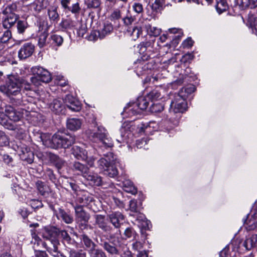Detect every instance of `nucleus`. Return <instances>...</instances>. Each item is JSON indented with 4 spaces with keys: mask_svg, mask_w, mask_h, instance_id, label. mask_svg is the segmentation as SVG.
<instances>
[{
    "mask_svg": "<svg viewBox=\"0 0 257 257\" xmlns=\"http://www.w3.org/2000/svg\"><path fill=\"white\" fill-rule=\"evenodd\" d=\"M5 114L3 112L0 113V118H3L4 116H7L9 119L14 121H19L22 115L20 112L17 111L13 106L6 105L5 109Z\"/></svg>",
    "mask_w": 257,
    "mask_h": 257,
    "instance_id": "14",
    "label": "nucleus"
},
{
    "mask_svg": "<svg viewBox=\"0 0 257 257\" xmlns=\"http://www.w3.org/2000/svg\"><path fill=\"white\" fill-rule=\"evenodd\" d=\"M164 109V106L160 103H153L149 108V110L152 113H157L162 111Z\"/></svg>",
    "mask_w": 257,
    "mask_h": 257,
    "instance_id": "47",
    "label": "nucleus"
},
{
    "mask_svg": "<svg viewBox=\"0 0 257 257\" xmlns=\"http://www.w3.org/2000/svg\"><path fill=\"white\" fill-rule=\"evenodd\" d=\"M51 39L52 41V44L57 46H61L63 42V38L61 36L56 34L52 35L51 36Z\"/></svg>",
    "mask_w": 257,
    "mask_h": 257,
    "instance_id": "51",
    "label": "nucleus"
},
{
    "mask_svg": "<svg viewBox=\"0 0 257 257\" xmlns=\"http://www.w3.org/2000/svg\"><path fill=\"white\" fill-rule=\"evenodd\" d=\"M88 253L90 257H107L105 252L101 249L96 248V247L88 249Z\"/></svg>",
    "mask_w": 257,
    "mask_h": 257,
    "instance_id": "34",
    "label": "nucleus"
},
{
    "mask_svg": "<svg viewBox=\"0 0 257 257\" xmlns=\"http://www.w3.org/2000/svg\"><path fill=\"white\" fill-rule=\"evenodd\" d=\"M105 158H102L97 161L98 166L100 169L105 170L113 161L112 154L111 153L104 155Z\"/></svg>",
    "mask_w": 257,
    "mask_h": 257,
    "instance_id": "20",
    "label": "nucleus"
},
{
    "mask_svg": "<svg viewBox=\"0 0 257 257\" xmlns=\"http://www.w3.org/2000/svg\"><path fill=\"white\" fill-rule=\"evenodd\" d=\"M247 250H250L257 246V234H253L246 238L243 244Z\"/></svg>",
    "mask_w": 257,
    "mask_h": 257,
    "instance_id": "26",
    "label": "nucleus"
},
{
    "mask_svg": "<svg viewBox=\"0 0 257 257\" xmlns=\"http://www.w3.org/2000/svg\"><path fill=\"white\" fill-rule=\"evenodd\" d=\"M147 144V141L146 139H142L138 140L136 141V146L138 148L141 149L144 148Z\"/></svg>",
    "mask_w": 257,
    "mask_h": 257,
    "instance_id": "63",
    "label": "nucleus"
},
{
    "mask_svg": "<svg viewBox=\"0 0 257 257\" xmlns=\"http://www.w3.org/2000/svg\"><path fill=\"white\" fill-rule=\"evenodd\" d=\"M20 156L23 161H26L29 164H32L33 162L34 155L29 148L23 149L21 153L20 154Z\"/></svg>",
    "mask_w": 257,
    "mask_h": 257,
    "instance_id": "23",
    "label": "nucleus"
},
{
    "mask_svg": "<svg viewBox=\"0 0 257 257\" xmlns=\"http://www.w3.org/2000/svg\"><path fill=\"white\" fill-rule=\"evenodd\" d=\"M48 15L51 21L57 23L59 19V15L56 8L52 7L48 10Z\"/></svg>",
    "mask_w": 257,
    "mask_h": 257,
    "instance_id": "35",
    "label": "nucleus"
},
{
    "mask_svg": "<svg viewBox=\"0 0 257 257\" xmlns=\"http://www.w3.org/2000/svg\"><path fill=\"white\" fill-rule=\"evenodd\" d=\"M21 78L17 75H10L6 84V92L8 95H16L21 88Z\"/></svg>",
    "mask_w": 257,
    "mask_h": 257,
    "instance_id": "8",
    "label": "nucleus"
},
{
    "mask_svg": "<svg viewBox=\"0 0 257 257\" xmlns=\"http://www.w3.org/2000/svg\"><path fill=\"white\" fill-rule=\"evenodd\" d=\"M34 50L35 46L32 43H26L19 50L18 57L21 60L27 59L32 56Z\"/></svg>",
    "mask_w": 257,
    "mask_h": 257,
    "instance_id": "13",
    "label": "nucleus"
},
{
    "mask_svg": "<svg viewBox=\"0 0 257 257\" xmlns=\"http://www.w3.org/2000/svg\"><path fill=\"white\" fill-rule=\"evenodd\" d=\"M12 37L11 32L9 30L6 31L3 36L0 38V42L2 44L7 42Z\"/></svg>",
    "mask_w": 257,
    "mask_h": 257,
    "instance_id": "53",
    "label": "nucleus"
},
{
    "mask_svg": "<svg viewBox=\"0 0 257 257\" xmlns=\"http://www.w3.org/2000/svg\"><path fill=\"white\" fill-rule=\"evenodd\" d=\"M123 250L122 253L120 252V255L121 257H133V254L131 251H130L128 249L125 247V245L122 248H121Z\"/></svg>",
    "mask_w": 257,
    "mask_h": 257,
    "instance_id": "64",
    "label": "nucleus"
},
{
    "mask_svg": "<svg viewBox=\"0 0 257 257\" xmlns=\"http://www.w3.org/2000/svg\"><path fill=\"white\" fill-rule=\"evenodd\" d=\"M123 188L125 192L132 194H136L137 193V188L134 185L133 183L128 180L123 182Z\"/></svg>",
    "mask_w": 257,
    "mask_h": 257,
    "instance_id": "30",
    "label": "nucleus"
},
{
    "mask_svg": "<svg viewBox=\"0 0 257 257\" xmlns=\"http://www.w3.org/2000/svg\"><path fill=\"white\" fill-rule=\"evenodd\" d=\"M148 99H149L152 102L153 101H156L162 98L161 93L157 90H153L151 91L147 95Z\"/></svg>",
    "mask_w": 257,
    "mask_h": 257,
    "instance_id": "44",
    "label": "nucleus"
},
{
    "mask_svg": "<svg viewBox=\"0 0 257 257\" xmlns=\"http://www.w3.org/2000/svg\"><path fill=\"white\" fill-rule=\"evenodd\" d=\"M121 17V12L119 9L114 10L110 16V20L112 21L118 20Z\"/></svg>",
    "mask_w": 257,
    "mask_h": 257,
    "instance_id": "55",
    "label": "nucleus"
},
{
    "mask_svg": "<svg viewBox=\"0 0 257 257\" xmlns=\"http://www.w3.org/2000/svg\"><path fill=\"white\" fill-rule=\"evenodd\" d=\"M94 225L100 229L103 232L109 234V238L112 239L113 237V228L107 221L105 216L101 214L94 215Z\"/></svg>",
    "mask_w": 257,
    "mask_h": 257,
    "instance_id": "7",
    "label": "nucleus"
},
{
    "mask_svg": "<svg viewBox=\"0 0 257 257\" xmlns=\"http://www.w3.org/2000/svg\"><path fill=\"white\" fill-rule=\"evenodd\" d=\"M240 7L243 9L257 8V0H240Z\"/></svg>",
    "mask_w": 257,
    "mask_h": 257,
    "instance_id": "33",
    "label": "nucleus"
},
{
    "mask_svg": "<svg viewBox=\"0 0 257 257\" xmlns=\"http://www.w3.org/2000/svg\"><path fill=\"white\" fill-rule=\"evenodd\" d=\"M227 9L228 5L225 0H220L216 5V9L219 14L226 11Z\"/></svg>",
    "mask_w": 257,
    "mask_h": 257,
    "instance_id": "43",
    "label": "nucleus"
},
{
    "mask_svg": "<svg viewBox=\"0 0 257 257\" xmlns=\"http://www.w3.org/2000/svg\"><path fill=\"white\" fill-rule=\"evenodd\" d=\"M72 154L78 159L86 160L87 159V151L78 146H74L72 148Z\"/></svg>",
    "mask_w": 257,
    "mask_h": 257,
    "instance_id": "25",
    "label": "nucleus"
},
{
    "mask_svg": "<svg viewBox=\"0 0 257 257\" xmlns=\"http://www.w3.org/2000/svg\"><path fill=\"white\" fill-rule=\"evenodd\" d=\"M130 210L134 213H138L139 212V207L138 205L137 201L136 200H131L130 201Z\"/></svg>",
    "mask_w": 257,
    "mask_h": 257,
    "instance_id": "54",
    "label": "nucleus"
},
{
    "mask_svg": "<svg viewBox=\"0 0 257 257\" xmlns=\"http://www.w3.org/2000/svg\"><path fill=\"white\" fill-rule=\"evenodd\" d=\"M150 101L147 96L146 97H139L137 103V107L140 110H145L148 108Z\"/></svg>",
    "mask_w": 257,
    "mask_h": 257,
    "instance_id": "38",
    "label": "nucleus"
},
{
    "mask_svg": "<svg viewBox=\"0 0 257 257\" xmlns=\"http://www.w3.org/2000/svg\"><path fill=\"white\" fill-rule=\"evenodd\" d=\"M31 238L30 243L34 250L33 257H47L48 255L47 252L40 250L42 247L47 248L46 243L41 239L34 230H31Z\"/></svg>",
    "mask_w": 257,
    "mask_h": 257,
    "instance_id": "5",
    "label": "nucleus"
},
{
    "mask_svg": "<svg viewBox=\"0 0 257 257\" xmlns=\"http://www.w3.org/2000/svg\"><path fill=\"white\" fill-rule=\"evenodd\" d=\"M133 8L134 11L138 14H141L143 12V5L139 3H134Z\"/></svg>",
    "mask_w": 257,
    "mask_h": 257,
    "instance_id": "60",
    "label": "nucleus"
},
{
    "mask_svg": "<svg viewBox=\"0 0 257 257\" xmlns=\"http://www.w3.org/2000/svg\"><path fill=\"white\" fill-rule=\"evenodd\" d=\"M98 132L93 133L92 137L98 139L105 148H111L113 146V143L110 138L105 133L104 128L98 126Z\"/></svg>",
    "mask_w": 257,
    "mask_h": 257,
    "instance_id": "9",
    "label": "nucleus"
},
{
    "mask_svg": "<svg viewBox=\"0 0 257 257\" xmlns=\"http://www.w3.org/2000/svg\"><path fill=\"white\" fill-rule=\"evenodd\" d=\"M154 40H149L143 42L139 45L140 53H144L147 49L152 48L153 47Z\"/></svg>",
    "mask_w": 257,
    "mask_h": 257,
    "instance_id": "42",
    "label": "nucleus"
},
{
    "mask_svg": "<svg viewBox=\"0 0 257 257\" xmlns=\"http://www.w3.org/2000/svg\"><path fill=\"white\" fill-rule=\"evenodd\" d=\"M81 239L87 250L97 246L96 244L86 234H83L81 235Z\"/></svg>",
    "mask_w": 257,
    "mask_h": 257,
    "instance_id": "27",
    "label": "nucleus"
},
{
    "mask_svg": "<svg viewBox=\"0 0 257 257\" xmlns=\"http://www.w3.org/2000/svg\"><path fill=\"white\" fill-rule=\"evenodd\" d=\"M34 139L38 142H42L43 144L48 147V143L50 142V135L48 134H44L39 131L34 130L33 132Z\"/></svg>",
    "mask_w": 257,
    "mask_h": 257,
    "instance_id": "17",
    "label": "nucleus"
},
{
    "mask_svg": "<svg viewBox=\"0 0 257 257\" xmlns=\"http://www.w3.org/2000/svg\"><path fill=\"white\" fill-rule=\"evenodd\" d=\"M248 23L252 33L257 35V17L253 15L249 16L248 19Z\"/></svg>",
    "mask_w": 257,
    "mask_h": 257,
    "instance_id": "40",
    "label": "nucleus"
},
{
    "mask_svg": "<svg viewBox=\"0 0 257 257\" xmlns=\"http://www.w3.org/2000/svg\"><path fill=\"white\" fill-rule=\"evenodd\" d=\"M64 102L66 106L73 111H79L81 108L80 102L71 95H67L64 99Z\"/></svg>",
    "mask_w": 257,
    "mask_h": 257,
    "instance_id": "15",
    "label": "nucleus"
},
{
    "mask_svg": "<svg viewBox=\"0 0 257 257\" xmlns=\"http://www.w3.org/2000/svg\"><path fill=\"white\" fill-rule=\"evenodd\" d=\"M63 101L60 99H55L49 104V108L55 114L63 113L65 106Z\"/></svg>",
    "mask_w": 257,
    "mask_h": 257,
    "instance_id": "18",
    "label": "nucleus"
},
{
    "mask_svg": "<svg viewBox=\"0 0 257 257\" xmlns=\"http://www.w3.org/2000/svg\"><path fill=\"white\" fill-rule=\"evenodd\" d=\"M46 175L48 177L49 179L52 181L55 182L56 178L55 174H54L53 171L49 168H48L46 170Z\"/></svg>",
    "mask_w": 257,
    "mask_h": 257,
    "instance_id": "61",
    "label": "nucleus"
},
{
    "mask_svg": "<svg viewBox=\"0 0 257 257\" xmlns=\"http://www.w3.org/2000/svg\"><path fill=\"white\" fill-rule=\"evenodd\" d=\"M75 137L70 134L62 133L55 134L50 137L48 148L52 149L69 148L75 143Z\"/></svg>",
    "mask_w": 257,
    "mask_h": 257,
    "instance_id": "1",
    "label": "nucleus"
},
{
    "mask_svg": "<svg viewBox=\"0 0 257 257\" xmlns=\"http://www.w3.org/2000/svg\"><path fill=\"white\" fill-rule=\"evenodd\" d=\"M77 200L79 203H82L84 205H87L92 201V197L89 196L88 195H84L82 197H79L77 199Z\"/></svg>",
    "mask_w": 257,
    "mask_h": 257,
    "instance_id": "52",
    "label": "nucleus"
},
{
    "mask_svg": "<svg viewBox=\"0 0 257 257\" xmlns=\"http://www.w3.org/2000/svg\"><path fill=\"white\" fill-rule=\"evenodd\" d=\"M85 177L89 182V183L96 186H100L102 184L101 178L97 174H86Z\"/></svg>",
    "mask_w": 257,
    "mask_h": 257,
    "instance_id": "29",
    "label": "nucleus"
},
{
    "mask_svg": "<svg viewBox=\"0 0 257 257\" xmlns=\"http://www.w3.org/2000/svg\"><path fill=\"white\" fill-rule=\"evenodd\" d=\"M30 205L34 209H37L43 206L41 201L36 199L31 200L30 202Z\"/></svg>",
    "mask_w": 257,
    "mask_h": 257,
    "instance_id": "59",
    "label": "nucleus"
},
{
    "mask_svg": "<svg viewBox=\"0 0 257 257\" xmlns=\"http://www.w3.org/2000/svg\"><path fill=\"white\" fill-rule=\"evenodd\" d=\"M33 76L31 78V83L36 86L41 84V82L49 83L52 80L50 72L40 66H34L31 68Z\"/></svg>",
    "mask_w": 257,
    "mask_h": 257,
    "instance_id": "3",
    "label": "nucleus"
},
{
    "mask_svg": "<svg viewBox=\"0 0 257 257\" xmlns=\"http://www.w3.org/2000/svg\"><path fill=\"white\" fill-rule=\"evenodd\" d=\"M82 125L81 119L77 118H69L67 120V127L71 131H76L79 130Z\"/></svg>",
    "mask_w": 257,
    "mask_h": 257,
    "instance_id": "24",
    "label": "nucleus"
},
{
    "mask_svg": "<svg viewBox=\"0 0 257 257\" xmlns=\"http://www.w3.org/2000/svg\"><path fill=\"white\" fill-rule=\"evenodd\" d=\"M9 144V140L7 136L2 132H0V145H7Z\"/></svg>",
    "mask_w": 257,
    "mask_h": 257,
    "instance_id": "62",
    "label": "nucleus"
},
{
    "mask_svg": "<svg viewBox=\"0 0 257 257\" xmlns=\"http://www.w3.org/2000/svg\"><path fill=\"white\" fill-rule=\"evenodd\" d=\"M127 32L130 33L134 40L138 39L141 35L142 34V29L141 26H136L133 28L132 30L128 29Z\"/></svg>",
    "mask_w": 257,
    "mask_h": 257,
    "instance_id": "32",
    "label": "nucleus"
},
{
    "mask_svg": "<svg viewBox=\"0 0 257 257\" xmlns=\"http://www.w3.org/2000/svg\"><path fill=\"white\" fill-rule=\"evenodd\" d=\"M104 171H105V174L111 178L116 177L118 174L116 168L111 165H110Z\"/></svg>",
    "mask_w": 257,
    "mask_h": 257,
    "instance_id": "45",
    "label": "nucleus"
},
{
    "mask_svg": "<svg viewBox=\"0 0 257 257\" xmlns=\"http://www.w3.org/2000/svg\"><path fill=\"white\" fill-rule=\"evenodd\" d=\"M68 11L71 12L72 14L79 15L81 11L79 4L78 3H76L73 4L72 6L70 7Z\"/></svg>",
    "mask_w": 257,
    "mask_h": 257,
    "instance_id": "56",
    "label": "nucleus"
},
{
    "mask_svg": "<svg viewBox=\"0 0 257 257\" xmlns=\"http://www.w3.org/2000/svg\"><path fill=\"white\" fill-rule=\"evenodd\" d=\"M186 94H184L183 89H181L178 93L175 94L170 104V113H183L186 111L187 104L186 101Z\"/></svg>",
    "mask_w": 257,
    "mask_h": 257,
    "instance_id": "4",
    "label": "nucleus"
},
{
    "mask_svg": "<svg viewBox=\"0 0 257 257\" xmlns=\"http://www.w3.org/2000/svg\"><path fill=\"white\" fill-rule=\"evenodd\" d=\"M59 234H60L64 241L70 243L71 241V238L65 230H59Z\"/></svg>",
    "mask_w": 257,
    "mask_h": 257,
    "instance_id": "58",
    "label": "nucleus"
},
{
    "mask_svg": "<svg viewBox=\"0 0 257 257\" xmlns=\"http://www.w3.org/2000/svg\"><path fill=\"white\" fill-rule=\"evenodd\" d=\"M21 88L26 90H31L32 89L31 84L25 80L21 78Z\"/></svg>",
    "mask_w": 257,
    "mask_h": 257,
    "instance_id": "57",
    "label": "nucleus"
},
{
    "mask_svg": "<svg viewBox=\"0 0 257 257\" xmlns=\"http://www.w3.org/2000/svg\"><path fill=\"white\" fill-rule=\"evenodd\" d=\"M113 30V27L111 24H105L102 30L99 32V36L100 39L104 38L106 35L110 34Z\"/></svg>",
    "mask_w": 257,
    "mask_h": 257,
    "instance_id": "36",
    "label": "nucleus"
},
{
    "mask_svg": "<svg viewBox=\"0 0 257 257\" xmlns=\"http://www.w3.org/2000/svg\"><path fill=\"white\" fill-rule=\"evenodd\" d=\"M100 245L108 254L113 256L119 255L121 248L124 246L119 238L109 241L101 240Z\"/></svg>",
    "mask_w": 257,
    "mask_h": 257,
    "instance_id": "6",
    "label": "nucleus"
},
{
    "mask_svg": "<svg viewBox=\"0 0 257 257\" xmlns=\"http://www.w3.org/2000/svg\"><path fill=\"white\" fill-rule=\"evenodd\" d=\"M138 108L137 103H134L133 105H128L124 108V112L127 113L129 116L136 115L140 113V111L137 108Z\"/></svg>",
    "mask_w": 257,
    "mask_h": 257,
    "instance_id": "39",
    "label": "nucleus"
},
{
    "mask_svg": "<svg viewBox=\"0 0 257 257\" xmlns=\"http://www.w3.org/2000/svg\"><path fill=\"white\" fill-rule=\"evenodd\" d=\"M145 29L147 30V33L150 36L154 37L158 36L161 33V30L157 27H152L150 24H146L145 25Z\"/></svg>",
    "mask_w": 257,
    "mask_h": 257,
    "instance_id": "37",
    "label": "nucleus"
},
{
    "mask_svg": "<svg viewBox=\"0 0 257 257\" xmlns=\"http://www.w3.org/2000/svg\"><path fill=\"white\" fill-rule=\"evenodd\" d=\"M48 36V34L46 32H44L40 35L38 40V45L40 48L45 46Z\"/></svg>",
    "mask_w": 257,
    "mask_h": 257,
    "instance_id": "50",
    "label": "nucleus"
},
{
    "mask_svg": "<svg viewBox=\"0 0 257 257\" xmlns=\"http://www.w3.org/2000/svg\"><path fill=\"white\" fill-rule=\"evenodd\" d=\"M246 229L248 231L255 229L257 227V210L253 209L251 211L246 217L244 222Z\"/></svg>",
    "mask_w": 257,
    "mask_h": 257,
    "instance_id": "12",
    "label": "nucleus"
},
{
    "mask_svg": "<svg viewBox=\"0 0 257 257\" xmlns=\"http://www.w3.org/2000/svg\"><path fill=\"white\" fill-rule=\"evenodd\" d=\"M36 185L39 193L43 196L48 195L51 192L50 187L41 181H37Z\"/></svg>",
    "mask_w": 257,
    "mask_h": 257,
    "instance_id": "28",
    "label": "nucleus"
},
{
    "mask_svg": "<svg viewBox=\"0 0 257 257\" xmlns=\"http://www.w3.org/2000/svg\"><path fill=\"white\" fill-rule=\"evenodd\" d=\"M107 218L112 224L113 228V232L115 230L120 232L119 228L121 226L120 221L124 220V216L119 212H112L107 214Z\"/></svg>",
    "mask_w": 257,
    "mask_h": 257,
    "instance_id": "11",
    "label": "nucleus"
},
{
    "mask_svg": "<svg viewBox=\"0 0 257 257\" xmlns=\"http://www.w3.org/2000/svg\"><path fill=\"white\" fill-rule=\"evenodd\" d=\"M18 11L17 4L14 3L8 4L4 8L2 14L5 17L3 19L2 24L4 28L9 29L14 26L19 18V16L17 14Z\"/></svg>",
    "mask_w": 257,
    "mask_h": 257,
    "instance_id": "2",
    "label": "nucleus"
},
{
    "mask_svg": "<svg viewBox=\"0 0 257 257\" xmlns=\"http://www.w3.org/2000/svg\"><path fill=\"white\" fill-rule=\"evenodd\" d=\"M71 168L73 171L76 172L78 174L82 175L84 177L89 172V168L79 162H74Z\"/></svg>",
    "mask_w": 257,
    "mask_h": 257,
    "instance_id": "21",
    "label": "nucleus"
},
{
    "mask_svg": "<svg viewBox=\"0 0 257 257\" xmlns=\"http://www.w3.org/2000/svg\"><path fill=\"white\" fill-rule=\"evenodd\" d=\"M75 210V221H88L90 215L87 212L81 205H76L74 206Z\"/></svg>",
    "mask_w": 257,
    "mask_h": 257,
    "instance_id": "16",
    "label": "nucleus"
},
{
    "mask_svg": "<svg viewBox=\"0 0 257 257\" xmlns=\"http://www.w3.org/2000/svg\"><path fill=\"white\" fill-rule=\"evenodd\" d=\"M56 217L58 219L62 220L66 224H71L74 221L73 216L62 208L58 209L56 213Z\"/></svg>",
    "mask_w": 257,
    "mask_h": 257,
    "instance_id": "19",
    "label": "nucleus"
},
{
    "mask_svg": "<svg viewBox=\"0 0 257 257\" xmlns=\"http://www.w3.org/2000/svg\"><path fill=\"white\" fill-rule=\"evenodd\" d=\"M69 257H86V253L82 250H76L71 249L69 251Z\"/></svg>",
    "mask_w": 257,
    "mask_h": 257,
    "instance_id": "46",
    "label": "nucleus"
},
{
    "mask_svg": "<svg viewBox=\"0 0 257 257\" xmlns=\"http://www.w3.org/2000/svg\"><path fill=\"white\" fill-rule=\"evenodd\" d=\"M135 20V17H133L131 15L128 14L122 18V21L124 26L128 27L132 25Z\"/></svg>",
    "mask_w": 257,
    "mask_h": 257,
    "instance_id": "49",
    "label": "nucleus"
},
{
    "mask_svg": "<svg viewBox=\"0 0 257 257\" xmlns=\"http://www.w3.org/2000/svg\"><path fill=\"white\" fill-rule=\"evenodd\" d=\"M17 29L19 34L23 35L29 27V25L26 20H18L16 22Z\"/></svg>",
    "mask_w": 257,
    "mask_h": 257,
    "instance_id": "31",
    "label": "nucleus"
},
{
    "mask_svg": "<svg viewBox=\"0 0 257 257\" xmlns=\"http://www.w3.org/2000/svg\"><path fill=\"white\" fill-rule=\"evenodd\" d=\"M48 157L50 162L53 163L58 170L61 169L65 164V161L56 154L49 153Z\"/></svg>",
    "mask_w": 257,
    "mask_h": 257,
    "instance_id": "22",
    "label": "nucleus"
},
{
    "mask_svg": "<svg viewBox=\"0 0 257 257\" xmlns=\"http://www.w3.org/2000/svg\"><path fill=\"white\" fill-rule=\"evenodd\" d=\"M124 235L126 238H129L132 240H136L137 237H138V234L132 227L126 228L124 232Z\"/></svg>",
    "mask_w": 257,
    "mask_h": 257,
    "instance_id": "41",
    "label": "nucleus"
},
{
    "mask_svg": "<svg viewBox=\"0 0 257 257\" xmlns=\"http://www.w3.org/2000/svg\"><path fill=\"white\" fill-rule=\"evenodd\" d=\"M100 5V0H89L86 3L87 8L92 9H99Z\"/></svg>",
    "mask_w": 257,
    "mask_h": 257,
    "instance_id": "48",
    "label": "nucleus"
},
{
    "mask_svg": "<svg viewBox=\"0 0 257 257\" xmlns=\"http://www.w3.org/2000/svg\"><path fill=\"white\" fill-rule=\"evenodd\" d=\"M59 230L52 226L45 227L43 229L42 236L44 238L50 240L51 243H58L59 241L57 237Z\"/></svg>",
    "mask_w": 257,
    "mask_h": 257,
    "instance_id": "10",
    "label": "nucleus"
}]
</instances>
